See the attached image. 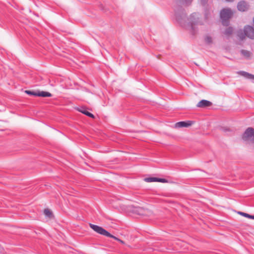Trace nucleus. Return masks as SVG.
Returning a JSON list of instances; mask_svg holds the SVG:
<instances>
[{
  "instance_id": "1",
  "label": "nucleus",
  "mask_w": 254,
  "mask_h": 254,
  "mask_svg": "<svg viewBox=\"0 0 254 254\" xmlns=\"http://www.w3.org/2000/svg\"><path fill=\"white\" fill-rule=\"evenodd\" d=\"M192 1V0H176L174 10L176 19L180 24L185 23L186 12L184 7L190 5Z\"/></svg>"
},
{
  "instance_id": "2",
  "label": "nucleus",
  "mask_w": 254,
  "mask_h": 254,
  "mask_svg": "<svg viewBox=\"0 0 254 254\" xmlns=\"http://www.w3.org/2000/svg\"><path fill=\"white\" fill-rule=\"evenodd\" d=\"M203 24V23L199 20L198 14L193 13L190 16L189 18H188L186 16L185 23L180 25L182 26L185 27L186 28H188L191 34L194 35L198 31V29L196 26Z\"/></svg>"
},
{
  "instance_id": "3",
  "label": "nucleus",
  "mask_w": 254,
  "mask_h": 254,
  "mask_svg": "<svg viewBox=\"0 0 254 254\" xmlns=\"http://www.w3.org/2000/svg\"><path fill=\"white\" fill-rule=\"evenodd\" d=\"M90 227L96 232L105 236L108 237L112 238L114 239L117 240L118 241V239L117 237L113 236V235L111 234L110 233H109L107 231H106L105 229L101 227H100L98 225H94L92 224H90Z\"/></svg>"
},
{
  "instance_id": "4",
  "label": "nucleus",
  "mask_w": 254,
  "mask_h": 254,
  "mask_svg": "<svg viewBox=\"0 0 254 254\" xmlns=\"http://www.w3.org/2000/svg\"><path fill=\"white\" fill-rule=\"evenodd\" d=\"M233 15L232 10L229 8L222 9L220 12V17L222 19V23L223 25H227L228 20Z\"/></svg>"
},
{
  "instance_id": "5",
  "label": "nucleus",
  "mask_w": 254,
  "mask_h": 254,
  "mask_svg": "<svg viewBox=\"0 0 254 254\" xmlns=\"http://www.w3.org/2000/svg\"><path fill=\"white\" fill-rule=\"evenodd\" d=\"M242 138L245 141H254V128H248L244 133Z\"/></svg>"
},
{
  "instance_id": "6",
  "label": "nucleus",
  "mask_w": 254,
  "mask_h": 254,
  "mask_svg": "<svg viewBox=\"0 0 254 254\" xmlns=\"http://www.w3.org/2000/svg\"><path fill=\"white\" fill-rule=\"evenodd\" d=\"M245 34L250 39H254V29L251 26H246L244 29Z\"/></svg>"
},
{
  "instance_id": "7",
  "label": "nucleus",
  "mask_w": 254,
  "mask_h": 254,
  "mask_svg": "<svg viewBox=\"0 0 254 254\" xmlns=\"http://www.w3.org/2000/svg\"><path fill=\"white\" fill-rule=\"evenodd\" d=\"M249 7L248 3L245 1H241L238 2L237 4V8L239 11H247Z\"/></svg>"
},
{
  "instance_id": "8",
  "label": "nucleus",
  "mask_w": 254,
  "mask_h": 254,
  "mask_svg": "<svg viewBox=\"0 0 254 254\" xmlns=\"http://www.w3.org/2000/svg\"><path fill=\"white\" fill-rule=\"evenodd\" d=\"M193 123L192 121H190L179 122L176 123L175 126L177 128L187 127L191 126L193 124Z\"/></svg>"
},
{
  "instance_id": "9",
  "label": "nucleus",
  "mask_w": 254,
  "mask_h": 254,
  "mask_svg": "<svg viewBox=\"0 0 254 254\" xmlns=\"http://www.w3.org/2000/svg\"><path fill=\"white\" fill-rule=\"evenodd\" d=\"M211 105L212 103L211 102L206 100H202L197 103L196 106L198 108H205L210 106Z\"/></svg>"
},
{
  "instance_id": "10",
  "label": "nucleus",
  "mask_w": 254,
  "mask_h": 254,
  "mask_svg": "<svg viewBox=\"0 0 254 254\" xmlns=\"http://www.w3.org/2000/svg\"><path fill=\"white\" fill-rule=\"evenodd\" d=\"M237 73L244 77H245L247 79H249L251 80H254V75L249 73L246 71H239L237 72Z\"/></svg>"
},
{
  "instance_id": "11",
  "label": "nucleus",
  "mask_w": 254,
  "mask_h": 254,
  "mask_svg": "<svg viewBox=\"0 0 254 254\" xmlns=\"http://www.w3.org/2000/svg\"><path fill=\"white\" fill-rule=\"evenodd\" d=\"M37 96L43 97H51L52 94L46 91H38L37 93Z\"/></svg>"
},
{
  "instance_id": "12",
  "label": "nucleus",
  "mask_w": 254,
  "mask_h": 254,
  "mask_svg": "<svg viewBox=\"0 0 254 254\" xmlns=\"http://www.w3.org/2000/svg\"><path fill=\"white\" fill-rule=\"evenodd\" d=\"M204 39L205 43L207 45H211L213 43L212 37L209 35H205Z\"/></svg>"
},
{
  "instance_id": "13",
  "label": "nucleus",
  "mask_w": 254,
  "mask_h": 254,
  "mask_svg": "<svg viewBox=\"0 0 254 254\" xmlns=\"http://www.w3.org/2000/svg\"><path fill=\"white\" fill-rule=\"evenodd\" d=\"M241 53L243 56L247 59L249 58L252 55V53L250 51L245 50H242L241 51Z\"/></svg>"
},
{
  "instance_id": "14",
  "label": "nucleus",
  "mask_w": 254,
  "mask_h": 254,
  "mask_svg": "<svg viewBox=\"0 0 254 254\" xmlns=\"http://www.w3.org/2000/svg\"><path fill=\"white\" fill-rule=\"evenodd\" d=\"M79 111L80 112H81L82 113L85 114V115H86L89 117H91L92 118H94V116L92 114L88 112L87 111H86L85 109H84L83 108L79 110Z\"/></svg>"
},
{
  "instance_id": "15",
  "label": "nucleus",
  "mask_w": 254,
  "mask_h": 254,
  "mask_svg": "<svg viewBox=\"0 0 254 254\" xmlns=\"http://www.w3.org/2000/svg\"><path fill=\"white\" fill-rule=\"evenodd\" d=\"M233 28L231 27H229L226 29L224 33L227 36H230L231 35H232V34L233 33Z\"/></svg>"
},
{
  "instance_id": "16",
  "label": "nucleus",
  "mask_w": 254,
  "mask_h": 254,
  "mask_svg": "<svg viewBox=\"0 0 254 254\" xmlns=\"http://www.w3.org/2000/svg\"><path fill=\"white\" fill-rule=\"evenodd\" d=\"M238 214H239L245 217H247V218H248L250 219H254V215H251L248 213L243 212H240V211L238 212Z\"/></svg>"
},
{
  "instance_id": "17",
  "label": "nucleus",
  "mask_w": 254,
  "mask_h": 254,
  "mask_svg": "<svg viewBox=\"0 0 254 254\" xmlns=\"http://www.w3.org/2000/svg\"><path fill=\"white\" fill-rule=\"evenodd\" d=\"M158 178L156 177H148L144 179V181L146 182H157Z\"/></svg>"
},
{
  "instance_id": "18",
  "label": "nucleus",
  "mask_w": 254,
  "mask_h": 254,
  "mask_svg": "<svg viewBox=\"0 0 254 254\" xmlns=\"http://www.w3.org/2000/svg\"><path fill=\"white\" fill-rule=\"evenodd\" d=\"M238 36L241 40H243L246 36L244 32H243L242 30H240L238 32Z\"/></svg>"
},
{
  "instance_id": "19",
  "label": "nucleus",
  "mask_w": 254,
  "mask_h": 254,
  "mask_svg": "<svg viewBox=\"0 0 254 254\" xmlns=\"http://www.w3.org/2000/svg\"><path fill=\"white\" fill-rule=\"evenodd\" d=\"M44 214L48 217H51L52 216V212L50 211V210L48 209H45L44 211Z\"/></svg>"
},
{
  "instance_id": "20",
  "label": "nucleus",
  "mask_w": 254,
  "mask_h": 254,
  "mask_svg": "<svg viewBox=\"0 0 254 254\" xmlns=\"http://www.w3.org/2000/svg\"><path fill=\"white\" fill-rule=\"evenodd\" d=\"M25 93H26L28 95L37 96L38 92H34V91H30V90H26Z\"/></svg>"
},
{
  "instance_id": "21",
  "label": "nucleus",
  "mask_w": 254,
  "mask_h": 254,
  "mask_svg": "<svg viewBox=\"0 0 254 254\" xmlns=\"http://www.w3.org/2000/svg\"><path fill=\"white\" fill-rule=\"evenodd\" d=\"M157 182H161V183H166L167 182V180L165 179H161V178H158Z\"/></svg>"
},
{
  "instance_id": "22",
  "label": "nucleus",
  "mask_w": 254,
  "mask_h": 254,
  "mask_svg": "<svg viewBox=\"0 0 254 254\" xmlns=\"http://www.w3.org/2000/svg\"><path fill=\"white\" fill-rule=\"evenodd\" d=\"M201 0V3L203 5H204L208 1V0Z\"/></svg>"
},
{
  "instance_id": "23",
  "label": "nucleus",
  "mask_w": 254,
  "mask_h": 254,
  "mask_svg": "<svg viewBox=\"0 0 254 254\" xmlns=\"http://www.w3.org/2000/svg\"><path fill=\"white\" fill-rule=\"evenodd\" d=\"M118 241H119V242H120V243H121V244H125V242H124L123 241H122V240H121V239H119V240H118Z\"/></svg>"
},
{
  "instance_id": "24",
  "label": "nucleus",
  "mask_w": 254,
  "mask_h": 254,
  "mask_svg": "<svg viewBox=\"0 0 254 254\" xmlns=\"http://www.w3.org/2000/svg\"><path fill=\"white\" fill-rule=\"evenodd\" d=\"M227 1L232 2L234 0H226Z\"/></svg>"
}]
</instances>
